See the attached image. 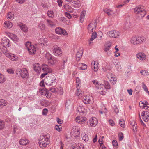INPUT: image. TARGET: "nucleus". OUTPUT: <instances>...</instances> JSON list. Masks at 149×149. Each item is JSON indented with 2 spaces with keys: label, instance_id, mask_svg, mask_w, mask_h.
I'll list each match as a JSON object with an SVG mask.
<instances>
[{
  "label": "nucleus",
  "instance_id": "nucleus-63",
  "mask_svg": "<svg viewBox=\"0 0 149 149\" xmlns=\"http://www.w3.org/2000/svg\"><path fill=\"white\" fill-rule=\"evenodd\" d=\"M65 15L68 19H70L72 17L71 15L68 12H66L65 13Z\"/></svg>",
  "mask_w": 149,
  "mask_h": 149
},
{
  "label": "nucleus",
  "instance_id": "nucleus-43",
  "mask_svg": "<svg viewBox=\"0 0 149 149\" xmlns=\"http://www.w3.org/2000/svg\"><path fill=\"white\" fill-rule=\"evenodd\" d=\"M142 87L143 88L146 93H148L149 95V91H148V88L145 84L144 82H142Z\"/></svg>",
  "mask_w": 149,
  "mask_h": 149
},
{
  "label": "nucleus",
  "instance_id": "nucleus-17",
  "mask_svg": "<svg viewBox=\"0 0 149 149\" xmlns=\"http://www.w3.org/2000/svg\"><path fill=\"white\" fill-rule=\"evenodd\" d=\"M58 62L57 58L53 57L48 61V63L49 65H53Z\"/></svg>",
  "mask_w": 149,
  "mask_h": 149
},
{
  "label": "nucleus",
  "instance_id": "nucleus-55",
  "mask_svg": "<svg viewBox=\"0 0 149 149\" xmlns=\"http://www.w3.org/2000/svg\"><path fill=\"white\" fill-rule=\"evenodd\" d=\"M146 115V116H148L149 117V111L148 110L145 111H143L142 113V116H143Z\"/></svg>",
  "mask_w": 149,
  "mask_h": 149
},
{
  "label": "nucleus",
  "instance_id": "nucleus-11",
  "mask_svg": "<svg viewBox=\"0 0 149 149\" xmlns=\"http://www.w3.org/2000/svg\"><path fill=\"white\" fill-rule=\"evenodd\" d=\"M42 67L44 72L47 73V74L48 73H51L52 71V69L47 65L45 64L42 65Z\"/></svg>",
  "mask_w": 149,
  "mask_h": 149
},
{
  "label": "nucleus",
  "instance_id": "nucleus-56",
  "mask_svg": "<svg viewBox=\"0 0 149 149\" xmlns=\"http://www.w3.org/2000/svg\"><path fill=\"white\" fill-rule=\"evenodd\" d=\"M55 128L56 130L58 131H60L61 130V129H62V127L60 125H56Z\"/></svg>",
  "mask_w": 149,
  "mask_h": 149
},
{
  "label": "nucleus",
  "instance_id": "nucleus-7",
  "mask_svg": "<svg viewBox=\"0 0 149 149\" xmlns=\"http://www.w3.org/2000/svg\"><path fill=\"white\" fill-rule=\"evenodd\" d=\"M96 88H97V92L100 94L104 95L106 93L107 90L105 86L102 84H100L98 86H96Z\"/></svg>",
  "mask_w": 149,
  "mask_h": 149
},
{
  "label": "nucleus",
  "instance_id": "nucleus-13",
  "mask_svg": "<svg viewBox=\"0 0 149 149\" xmlns=\"http://www.w3.org/2000/svg\"><path fill=\"white\" fill-rule=\"evenodd\" d=\"M86 119V117L80 116L76 117L75 120L78 123L82 124L84 123Z\"/></svg>",
  "mask_w": 149,
  "mask_h": 149
},
{
  "label": "nucleus",
  "instance_id": "nucleus-37",
  "mask_svg": "<svg viewBox=\"0 0 149 149\" xmlns=\"http://www.w3.org/2000/svg\"><path fill=\"white\" fill-rule=\"evenodd\" d=\"M73 134L75 138H77L79 137V136L80 134V132H79V130L78 128H77V129L74 132Z\"/></svg>",
  "mask_w": 149,
  "mask_h": 149
},
{
  "label": "nucleus",
  "instance_id": "nucleus-6",
  "mask_svg": "<svg viewBox=\"0 0 149 149\" xmlns=\"http://www.w3.org/2000/svg\"><path fill=\"white\" fill-rule=\"evenodd\" d=\"M82 100L83 102L86 104H92L94 102L93 97L90 95H87L84 97Z\"/></svg>",
  "mask_w": 149,
  "mask_h": 149
},
{
  "label": "nucleus",
  "instance_id": "nucleus-4",
  "mask_svg": "<svg viewBox=\"0 0 149 149\" xmlns=\"http://www.w3.org/2000/svg\"><path fill=\"white\" fill-rule=\"evenodd\" d=\"M17 74L21 76L22 78L24 79L27 78L29 77L28 71L25 68L17 69Z\"/></svg>",
  "mask_w": 149,
  "mask_h": 149
},
{
  "label": "nucleus",
  "instance_id": "nucleus-57",
  "mask_svg": "<svg viewBox=\"0 0 149 149\" xmlns=\"http://www.w3.org/2000/svg\"><path fill=\"white\" fill-rule=\"evenodd\" d=\"M71 105V103L70 101V100H68L67 101L66 104L65 106L68 109L69 108V106Z\"/></svg>",
  "mask_w": 149,
  "mask_h": 149
},
{
  "label": "nucleus",
  "instance_id": "nucleus-50",
  "mask_svg": "<svg viewBox=\"0 0 149 149\" xmlns=\"http://www.w3.org/2000/svg\"><path fill=\"white\" fill-rule=\"evenodd\" d=\"M45 57L47 59V61L49 59L53 57L49 53H47L45 55Z\"/></svg>",
  "mask_w": 149,
  "mask_h": 149
},
{
  "label": "nucleus",
  "instance_id": "nucleus-53",
  "mask_svg": "<svg viewBox=\"0 0 149 149\" xmlns=\"http://www.w3.org/2000/svg\"><path fill=\"white\" fill-rule=\"evenodd\" d=\"M143 119L145 122H147L149 120V117L148 116H146V115H145L143 116H142Z\"/></svg>",
  "mask_w": 149,
  "mask_h": 149
},
{
  "label": "nucleus",
  "instance_id": "nucleus-12",
  "mask_svg": "<svg viewBox=\"0 0 149 149\" xmlns=\"http://www.w3.org/2000/svg\"><path fill=\"white\" fill-rule=\"evenodd\" d=\"M6 56L7 57L10 58L12 61H16L18 59V58L16 55L12 54L7 53L6 54Z\"/></svg>",
  "mask_w": 149,
  "mask_h": 149
},
{
  "label": "nucleus",
  "instance_id": "nucleus-30",
  "mask_svg": "<svg viewBox=\"0 0 149 149\" xmlns=\"http://www.w3.org/2000/svg\"><path fill=\"white\" fill-rule=\"evenodd\" d=\"M78 67L80 70H84L87 68V65L85 64L81 63L79 64Z\"/></svg>",
  "mask_w": 149,
  "mask_h": 149
},
{
  "label": "nucleus",
  "instance_id": "nucleus-49",
  "mask_svg": "<svg viewBox=\"0 0 149 149\" xmlns=\"http://www.w3.org/2000/svg\"><path fill=\"white\" fill-rule=\"evenodd\" d=\"M5 127V123L2 120H0V130L3 129Z\"/></svg>",
  "mask_w": 149,
  "mask_h": 149
},
{
  "label": "nucleus",
  "instance_id": "nucleus-18",
  "mask_svg": "<svg viewBox=\"0 0 149 149\" xmlns=\"http://www.w3.org/2000/svg\"><path fill=\"white\" fill-rule=\"evenodd\" d=\"M83 48H80L78 50L77 53H76V56L79 59L77 60V61H79L81 58L82 54H83Z\"/></svg>",
  "mask_w": 149,
  "mask_h": 149
},
{
  "label": "nucleus",
  "instance_id": "nucleus-59",
  "mask_svg": "<svg viewBox=\"0 0 149 149\" xmlns=\"http://www.w3.org/2000/svg\"><path fill=\"white\" fill-rule=\"evenodd\" d=\"M6 47H3V48H2L1 49L2 51L3 52V53H4L5 55L6 54L8 53L6 52L7 51V49Z\"/></svg>",
  "mask_w": 149,
  "mask_h": 149
},
{
  "label": "nucleus",
  "instance_id": "nucleus-29",
  "mask_svg": "<svg viewBox=\"0 0 149 149\" xmlns=\"http://www.w3.org/2000/svg\"><path fill=\"white\" fill-rule=\"evenodd\" d=\"M111 45V42H107L105 46L104 50L105 52L108 51Z\"/></svg>",
  "mask_w": 149,
  "mask_h": 149
},
{
  "label": "nucleus",
  "instance_id": "nucleus-26",
  "mask_svg": "<svg viewBox=\"0 0 149 149\" xmlns=\"http://www.w3.org/2000/svg\"><path fill=\"white\" fill-rule=\"evenodd\" d=\"M4 26L5 27L8 28H10L12 26V24L9 21H6L4 23Z\"/></svg>",
  "mask_w": 149,
  "mask_h": 149
},
{
  "label": "nucleus",
  "instance_id": "nucleus-45",
  "mask_svg": "<svg viewBox=\"0 0 149 149\" xmlns=\"http://www.w3.org/2000/svg\"><path fill=\"white\" fill-rule=\"evenodd\" d=\"M46 21L47 23L48 24V26L52 27L54 26V22L51 20L49 19H47Z\"/></svg>",
  "mask_w": 149,
  "mask_h": 149
},
{
  "label": "nucleus",
  "instance_id": "nucleus-1",
  "mask_svg": "<svg viewBox=\"0 0 149 149\" xmlns=\"http://www.w3.org/2000/svg\"><path fill=\"white\" fill-rule=\"evenodd\" d=\"M50 136L49 134L41 136L39 139V146L42 148H45L49 144V138Z\"/></svg>",
  "mask_w": 149,
  "mask_h": 149
},
{
  "label": "nucleus",
  "instance_id": "nucleus-38",
  "mask_svg": "<svg viewBox=\"0 0 149 149\" xmlns=\"http://www.w3.org/2000/svg\"><path fill=\"white\" fill-rule=\"evenodd\" d=\"M6 80L4 75L0 73V83H3Z\"/></svg>",
  "mask_w": 149,
  "mask_h": 149
},
{
  "label": "nucleus",
  "instance_id": "nucleus-9",
  "mask_svg": "<svg viewBox=\"0 0 149 149\" xmlns=\"http://www.w3.org/2000/svg\"><path fill=\"white\" fill-rule=\"evenodd\" d=\"M53 52L55 56H60L62 55V52L61 48L57 46H54L53 47Z\"/></svg>",
  "mask_w": 149,
  "mask_h": 149
},
{
  "label": "nucleus",
  "instance_id": "nucleus-48",
  "mask_svg": "<svg viewBox=\"0 0 149 149\" xmlns=\"http://www.w3.org/2000/svg\"><path fill=\"white\" fill-rule=\"evenodd\" d=\"M140 73L144 76H148L149 75L148 71L144 70H142L140 71Z\"/></svg>",
  "mask_w": 149,
  "mask_h": 149
},
{
  "label": "nucleus",
  "instance_id": "nucleus-51",
  "mask_svg": "<svg viewBox=\"0 0 149 149\" xmlns=\"http://www.w3.org/2000/svg\"><path fill=\"white\" fill-rule=\"evenodd\" d=\"M95 63H94V65L92 66V68H93V70L94 72H96L97 71V70L98 69V66H97V64H96L95 65Z\"/></svg>",
  "mask_w": 149,
  "mask_h": 149
},
{
  "label": "nucleus",
  "instance_id": "nucleus-61",
  "mask_svg": "<svg viewBox=\"0 0 149 149\" xmlns=\"http://www.w3.org/2000/svg\"><path fill=\"white\" fill-rule=\"evenodd\" d=\"M139 106L142 108H145V104L144 103V102H140L139 103Z\"/></svg>",
  "mask_w": 149,
  "mask_h": 149
},
{
  "label": "nucleus",
  "instance_id": "nucleus-39",
  "mask_svg": "<svg viewBox=\"0 0 149 149\" xmlns=\"http://www.w3.org/2000/svg\"><path fill=\"white\" fill-rule=\"evenodd\" d=\"M113 37L114 38H118L120 35V33L119 31H117L113 30Z\"/></svg>",
  "mask_w": 149,
  "mask_h": 149
},
{
  "label": "nucleus",
  "instance_id": "nucleus-10",
  "mask_svg": "<svg viewBox=\"0 0 149 149\" xmlns=\"http://www.w3.org/2000/svg\"><path fill=\"white\" fill-rule=\"evenodd\" d=\"M96 29V23H91L88 26V29L89 33H90L95 31Z\"/></svg>",
  "mask_w": 149,
  "mask_h": 149
},
{
  "label": "nucleus",
  "instance_id": "nucleus-44",
  "mask_svg": "<svg viewBox=\"0 0 149 149\" xmlns=\"http://www.w3.org/2000/svg\"><path fill=\"white\" fill-rule=\"evenodd\" d=\"M104 11L109 16L111 15L112 13V11L108 9H104Z\"/></svg>",
  "mask_w": 149,
  "mask_h": 149
},
{
  "label": "nucleus",
  "instance_id": "nucleus-47",
  "mask_svg": "<svg viewBox=\"0 0 149 149\" xmlns=\"http://www.w3.org/2000/svg\"><path fill=\"white\" fill-rule=\"evenodd\" d=\"M47 15L50 17H52L54 16L53 11L51 10H49L47 12Z\"/></svg>",
  "mask_w": 149,
  "mask_h": 149
},
{
  "label": "nucleus",
  "instance_id": "nucleus-23",
  "mask_svg": "<svg viewBox=\"0 0 149 149\" xmlns=\"http://www.w3.org/2000/svg\"><path fill=\"white\" fill-rule=\"evenodd\" d=\"M40 103L42 105L46 107L49 105L50 104V102L45 99H42L40 102Z\"/></svg>",
  "mask_w": 149,
  "mask_h": 149
},
{
  "label": "nucleus",
  "instance_id": "nucleus-19",
  "mask_svg": "<svg viewBox=\"0 0 149 149\" xmlns=\"http://www.w3.org/2000/svg\"><path fill=\"white\" fill-rule=\"evenodd\" d=\"M74 4L73 6L75 8H79L80 6V2L79 0H72L71 1Z\"/></svg>",
  "mask_w": 149,
  "mask_h": 149
},
{
  "label": "nucleus",
  "instance_id": "nucleus-33",
  "mask_svg": "<svg viewBox=\"0 0 149 149\" xmlns=\"http://www.w3.org/2000/svg\"><path fill=\"white\" fill-rule=\"evenodd\" d=\"M39 92H40L41 95L45 96L49 93V91L47 89L45 88L44 89L40 90V91H39Z\"/></svg>",
  "mask_w": 149,
  "mask_h": 149
},
{
  "label": "nucleus",
  "instance_id": "nucleus-28",
  "mask_svg": "<svg viewBox=\"0 0 149 149\" xmlns=\"http://www.w3.org/2000/svg\"><path fill=\"white\" fill-rule=\"evenodd\" d=\"M77 110L80 113L84 114L85 112L84 111L85 109L84 107L79 106L77 107Z\"/></svg>",
  "mask_w": 149,
  "mask_h": 149
},
{
  "label": "nucleus",
  "instance_id": "nucleus-15",
  "mask_svg": "<svg viewBox=\"0 0 149 149\" xmlns=\"http://www.w3.org/2000/svg\"><path fill=\"white\" fill-rule=\"evenodd\" d=\"M56 32L58 34L67 35V33L65 30L61 28H56L55 29Z\"/></svg>",
  "mask_w": 149,
  "mask_h": 149
},
{
  "label": "nucleus",
  "instance_id": "nucleus-64",
  "mask_svg": "<svg viewBox=\"0 0 149 149\" xmlns=\"http://www.w3.org/2000/svg\"><path fill=\"white\" fill-rule=\"evenodd\" d=\"M109 124L111 126H114L115 125L114 121L112 120H110L109 121Z\"/></svg>",
  "mask_w": 149,
  "mask_h": 149
},
{
  "label": "nucleus",
  "instance_id": "nucleus-24",
  "mask_svg": "<svg viewBox=\"0 0 149 149\" xmlns=\"http://www.w3.org/2000/svg\"><path fill=\"white\" fill-rule=\"evenodd\" d=\"M8 104L7 102L3 99H0V108L6 106Z\"/></svg>",
  "mask_w": 149,
  "mask_h": 149
},
{
  "label": "nucleus",
  "instance_id": "nucleus-8",
  "mask_svg": "<svg viewBox=\"0 0 149 149\" xmlns=\"http://www.w3.org/2000/svg\"><path fill=\"white\" fill-rule=\"evenodd\" d=\"M107 76L112 84H116L117 79L113 74L110 72L108 73L107 74Z\"/></svg>",
  "mask_w": 149,
  "mask_h": 149
},
{
  "label": "nucleus",
  "instance_id": "nucleus-36",
  "mask_svg": "<svg viewBox=\"0 0 149 149\" xmlns=\"http://www.w3.org/2000/svg\"><path fill=\"white\" fill-rule=\"evenodd\" d=\"M84 92L80 90H77L76 92L77 95L79 98H81L84 95Z\"/></svg>",
  "mask_w": 149,
  "mask_h": 149
},
{
  "label": "nucleus",
  "instance_id": "nucleus-31",
  "mask_svg": "<svg viewBox=\"0 0 149 149\" xmlns=\"http://www.w3.org/2000/svg\"><path fill=\"white\" fill-rule=\"evenodd\" d=\"M19 27L21 30L23 32H27L28 31V28L26 25H20Z\"/></svg>",
  "mask_w": 149,
  "mask_h": 149
},
{
  "label": "nucleus",
  "instance_id": "nucleus-34",
  "mask_svg": "<svg viewBox=\"0 0 149 149\" xmlns=\"http://www.w3.org/2000/svg\"><path fill=\"white\" fill-rule=\"evenodd\" d=\"M82 140H84L85 142L88 141L89 138L87 135H86L85 133H82L81 134Z\"/></svg>",
  "mask_w": 149,
  "mask_h": 149
},
{
  "label": "nucleus",
  "instance_id": "nucleus-52",
  "mask_svg": "<svg viewBox=\"0 0 149 149\" xmlns=\"http://www.w3.org/2000/svg\"><path fill=\"white\" fill-rule=\"evenodd\" d=\"M104 84L105 87L106 86V88H107V89H110L111 86L109 84V82L106 81H104Z\"/></svg>",
  "mask_w": 149,
  "mask_h": 149
},
{
  "label": "nucleus",
  "instance_id": "nucleus-40",
  "mask_svg": "<svg viewBox=\"0 0 149 149\" xmlns=\"http://www.w3.org/2000/svg\"><path fill=\"white\" fill-rule=\"evenodd\" d=\"M7 18L10 20H13L14 18V14L11 12H9L7 15Z\"/></svg>",
  "mask_w": 149,
  "mask_h": 149
},
{
  "label": "nucleus",
  "instance_id": "nucleus-25",
  "mask_svg": "<svg viewBox=\"0 0 149 149\" xmlns=\"http://www.w3.org/2000/svg\"><path fill=\"white\" fill-rule=\"evenodd\" d=\"M38 27L41 30H44L45 28V24L42 21H41L38 25Z\"/></svg>",
  "mask_w": 149,
  "mask_h": 149
},
{
  "label": "nucleus",
  "instance_id": "nucleus-14",
  "mask_svg": "<svg viewBox=\"0 0 149 149\" xmlns=\"http://www.w3.org/2000/svg\"><path fill=\"white\" fill-rule=\"evenodd\" d=\"M56 82V78L54 76L52 75L50 79L47 80L46 83V85L48 86H49L52 85L53 83H55Z\"/></svg>",
  "mask_w": 149,
  "mask_h": 149
},
{
  "label": "nucleus",
  "instance_id": "nucleus-5",
  "mask_svg": "<svg viewBox=\"0 0 149 149\" xmlns=\"http://www.w3.org/2000/svg\"><path fill=\"white\" fill-rule=\"evenodd\" d=\"M25 46L30 55L35 54L36 51V48L34 46L31 45V42H27L26 43Z\"/></svg>",
  "mask_w": 149,
  "mask_h": 149
},
{
  "label": "nucleus",
  "instance_id": "nucleus-16",
  "mask_svg": "<svg viewBox=\"0 0 149 149\" xmlns=\"http://www.w3.org/2000/svg\"><path fill=\"white\" fill-rule=\"evenodd\" d=\"M2 44L3 47H9L10 46V43L9 40L4 38L2 40Z\"/></svg>",
  "mask_w": 149,
  "mask_h": 149
},
{
  "label": "nucleus",
  "instance_id": "nucleus-35",
  "mask_svg": "<svg viewBox=\"0 0 149 149\" xmlns=\"http://www.w3.org/2000/svg\"><path fill=\"white\" fill-rule=\"evenodd\" d=\"M64 7L66 11L68 12H71L72 11L73 9L72 8L68 5H65L64 6Z\"/></svg>",
  "mask_w": 149,
  "mask_h": 149
},
{
  "label": "nucleus",
  "instance_id": "nucleus-22",
  "mask_svg": "<svg viewBox=\"0 0 149 149\" xmlns=\"http://www.w3.org/2000/svg\"><path fill=\"white\" fill-rule=\"evenodd\" d=\"M34 70L37 72L39 73L41 71V67L38 63H35L33 65Z\"/></svg>",
  "mask_w": 149,
  "mask_h": 149
},
{
  "label": "nucleus",
  "instance_id": "nucleus-54",
  "mask_svg": "<svg viewBox=\"0 0 149 149\" xmlns=\"http://www.w3.org/2000/svg\"><path fill=\"white\" fill-rule=\"evenodd\" d=\"M113 31H111L107 33V35L108 36L110 37H113Z\"/></svg>",
  "mask_w": 149,
  "mask_h": 149
},
{
  "label": "nucleus",
  "instance_id": "nucleus-27",
  "mask_svg": "<svg viewBox=\"0 0 149 149\" xmlns=\"http://www.w3.org/2000/svg\"><path fill=\"white\" fill-rule=\"evenodd\" d=\"M86 14V11L83 10L81 13V15L80 17V21L81 22H83L85 16V14Z\"/></svg>",
  "mask_w": 149,
  "mask_h": 149
},
{
  "label": "nucleus",
  "instance_id": "nucleus-46",
  "mask_svg": "<svg viewBox=\"0 0 149 149\" xmlns=\"http://www.w3.org/2000/svg\"><path fill=\"white\" fill-rule=\"evenodd\" d=\"M119 124L120 126L123 127H124L125 126V121L123 119H120L119 120Z\"/></svg>",
  "mask_w": 149,
  "mask_h": 149
},
{
  "label": "nucleus",
  "instance_id": "nucleus-60",
  "mask_svg": "<svg viewBox=\"0 0 149 149\" xmlns=\"http://www.w3.org/2000/svg\"><path fill=\"white\" fill-rule=\"evenodd\" d=\"M48 111V110L46 109H44L42 111V114L44 115H47Z\"/></svg>",
  "mask_w": 149,
  "mask_h": 149
},
{
  "label": "nucleus",
  "instance_id": "nucleus-42",
  "mask_svg": "<svg viewBox=\"0 0 149 149\" xmlns=\"http://www.w3.org/2000/svg\"><path fill=\"white\" fill-rule=\"evenodd\" d=\"M11 38L13 41L17 42L19 40V38L15 35L12 34L11 35Z\"/></svg>",
  "mask_w": 149,
  "mask_h": 149
},
{
  "label": "nucleus",
  "instance_id": "nucleus-21",
  "mask_svg": "<svg viewBox=\"0 0 149 149\" xmlns=\"http://www.w3.org/2000/svg\"><path fill=\"white\" fill-rule=\"evenodd\" d=\"M137 57L140 60H143L146 58V56L143 53L140 52L136 54Z\"/></svg>",
  "mask_w": 149,
  "mask_h": 149
},
{
  "label": "nucleus",
  "instance_id": "nucleus-20",
  "mask_svg": "<svg viewBox=\"0 0 149 149\" xmlns=\"http://www.w3.org/2000/svg\"><path fill=\"white\" fill-rule=\"evenodd\" d=\"M89 123L92 126H95L97 123V120L95 117L89 120Z\"/></svg>",
  "mask_w": 149,
  "mask_h": 149
},
{
  "label": "nucleus",
  "instance_id": "nucleus-41",
  "mask_svg": "<svg viewBox=\"0 0 149 149\" xmlns=\"http://www.w3.org/2000/svg\"><path fill=\"white\" fill-rule=\"evenodd\" d=\"M97 34L96 32H94L92 34L91 38L90 39V41H92L94 39H95L97 37Z\"/></svg>",
  "mask_w": 149,
  "mask_h": 149
},
{
  "label": "nucleus",
  "instance_id": "nucleus-2",
  "mask_svg": "<svg viewBox=\"0 0 149 149\" xmlns=\"http://www.w3.org/2000/svg\"><path fill=\"white\" fill-rule=\"evenodd\" d=\"M146 40L145 38L143 36H133L130 40V42L134 45L141 44Z\"/></svg>",
  "mask_w": 149,
  "mask_h": 149
},
{
  "label": "nucleus",
  "instance_id": "nucleus-62",
  "mask_svg": "<svg viewBox=\"0 0 149 149\" xmlns=\"http://www.w3.org/2000/svg\"><path fill=\"white\" fill-rule=\"evenodd\" d=\"M47 40L46 39H43V42L42 43H40L41 45L42 46V45L44 46H46L47 45Z\"/></svg>",
  "mask_w": 149,
  "mask_h": 149
},
{
  "label": "nucleus",
  "instance_id": "nucleus-32",
  "mask_svg": "<svg viewBox=\"0 0 149 149\" xmlns=\"http://www.w3.org/2000/svg\"><path fill=\"white\" fill-rule=\"evenodd\" d=\"M19 143L20 145H26L29 143L28 140L25 139H20L19 141Z\"/></svg>",
  "mask_w": 149,
  "mask_h": 149
},
{
  "label": "nucleus",
  "instance_id": "nucleus-3",
  "mask_svg": "<svg viewBox=\"0 0 149 149\" xmlns=\"http://www.w3.org/2000/svg\"><path fill=\"white\" fill-rule=\"evenodd\" d=\"M143 8V6L141 5L137 6L134 9L135 13L140 15L141 17H143L146 13Z\"/></svg>",
  "mask_w": 149,
  "mask_h": 149
},
{
  "label": "nucleus",
  "instance_id": "nucleus-58",
  "mask_svg": "<svg viewBox=\"0 0 149 149\" xmlns=\"http://www.w3.org/2000/svg\"><path fill=\"white\" fill-rule=\"evenodd\" d=\"M118 136L119 138V140L121 141L123 139L124 136L123 133H119L118 134Z\"/></svg>",
  "mask_w": 149,
  "mask_h": 149
}]
</instances>
